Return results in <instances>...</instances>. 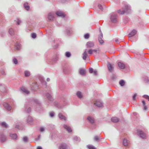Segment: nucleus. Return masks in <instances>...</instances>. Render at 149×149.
<instances>
[{"instance_id":"nucleus-10","label":"nucleus","mask_w":149,"mask_h":149,"mask_svg":"<svg viewBox=\"0 0 149 149\" xmlns=\"http://www.w3.org/2000/svg\"><path fill=\"white\" fill-rule=\"evenodd\" d=\"M136 32L137 31L135 30L134 29L129 34V37L130 38L134 36L136 33Z\"/></svg>"},{"instance_id":"nucleus-51","label":"nucleus","mask_w":149,"mask_h":149,"mask_svg":"<svg viewBox=\"0 0 149 149\" xmlns=\"http://www.w3.org/2000/svg\"><path fill=\"white\" fill-rule=\"evenodd\" d=\"M50 116L51 117H53L54 116V113L53 112H51L49 113Z\"/></svg>"},{"instance_id":"nucleus-28","label":"nucleus","mask_w":149,"mask_h":149,"mask_svg":"<svg viewBox=\"0 0 149 149\" xmlns=\"http://www.w3.org/2000/svg\"><path fill=\"white\" fill-rule=\"evenodd\" d=\"M87 119L91 123H93L94 122V120L93 118L91 117H88L87 118Z\"/></svg>"},{"instance_id":"nucleus-29","label":"nucleus","mask_w":149,"mask_h":149,"mask_svg":"<svg viewBox=\"0 0 149 149\" xmlns=\"http://www.w3.org/2000/svg\"><path fill=\"white\" fill-rule=\"evenodd\" d=\"M77 96L79 98H81L82 97V95L80 91H78L77 93Z\"/></svg>"},{"instance_id":"nucleus-52","label":"nucleus","mask_w":149,"mask_h":149,"mask_svg":"<svg viewBox=\"0 0 149 149\" xmlns=\"http://www.w3.org/2000/svg\"><path fill=\"white\" fill-rule=\"evenodd\" d=\"M23 139L24 142H26L27 141V138L26 136L24 137L23 138Z\"/></svg>"},{"instance_id":"nucleus-26","label":"nucleus","mask_w":149,"mask_h":149,"mask_svg":"<svg viewBox=\"0 0 149 149\" xmlns=\"http://www.w3.org/2000/svg\"><path fill=\"white\" fill-rule=\"evenodd\" d=\"M10 136L11 139H16L17 137V135L16 134H10Z\"/></svg>"},{"instance_id":"nucleus-8","label":"nucleus","mask_w":149,"mask_h":149,"mask_svg":"<svg viewBox=\"0 0 149 149\" xmlns=\"http://www.w3.org/2000/svg\"><path fill=\"white\" fill-rule=\"evenodd\" d=\"M31 89L33 91H36L38 89V85L36 83H34L32 84L31 87Z\"/></svg>"},{"instance_id":"nucleus-56","label":"nucleus","mask_w":149,"mask_h":149,"mask_svg":"<svg viewBox=\"0 0 149 149\" xmlns=\"http://www.w3.org/2000/svg\"><path fill=\"white\" fill-rule=\"evenodd\" d=\"M99 139L98 137L97 136H96L94 137V140L95 141H97Z\"/></svg>"},{"instance_id":"nucleus-64","label":"nucleus","mask_w":149,"mask_h":149,"mask_svg":"<svg viewBox=\"0 0 149 149\" xmlns=\"http://www.w3.org/2000/svg\"><path fill=\"white\" fill-rule=\"evenodd\" d=\"M50 79L49 78H47V81H50Z\"/></svg>"},{"instance_id":"nucleus-6","label":"nucleus","mask_w":149,"mask_h":149,"mask_svg":"<svg viewBox=\"0 0 149 149\" xmlns=\"http://www.w3.org/2000/svg\"><path fill=\"white\" fill-rule=\"evenodd\" d=\"M94 104L96 106L98 107H102L103 106L102 103L99 100H97Z\"/></svg>"},{"instance_id":"nucleus-25","label":"nucleus","mask_w":149,"mask_h":149,"mask_svg":"<svg viewBox=\"0 0 149 149\" xmlns=\"http://www.w3.org/2000/svg\"><path fill=\"white\" fill-rule=\"evenodd\" d=\"M39 79L42 84H44L46 86L47 83L45 81H44V79L42 77H40Z\"/></svg>"},{"instance_id":"nucleus-18","label":"nucleus","mask_w":149,"mask_h":149,"mask_svg":"<svg viewBox=\"0 0 149 149\" xmlns=\"http://www.w3.org/2000/svg\"><path fill=\"white\" fill-rule=\"evenodd\" d=\"M46 96L47 99L50 101H51L52 100L51 94H50L49 93H47L46 95Z\"/></svg>"},{"instance_id":"nucleus-22","label":"nucleus","mask_w":149,"mask_h":149,"mask_svg":"<svg viewBox=\"0 0 149 149\" xmlns=\"http://www.w3.org/2000/svg\"><path fill=\"white\" fill-rule=\"evenodd\" d=\"M58 116L59 118L61 120H66V118L61 113H59L58 114Z\"/></svg>"},{"instance_id":"nucleus-53","label":"nucleus","mask_w":149,"mask_h":149,"mask_svg":"<svg viewBox=\"0 0 149 149\" xmlns=\"http://www.w3.org/2000/svg\"><path fill=\"white\" fill-rule=\"evenodd\" d=\"M137 95L136 94H135L133 96V99L134 100H136V97Z\"/></svg>"},{"instance_id":"nucleus-17","label":"nucleus","mask_w":149,"mask_h":149,"mask_svg":"<svg viewBox=\"0 0 149 149\" xmlns=\"http://www.w3.org/2000/svg\"><path fill=\"white\" fill-rule=\"evenodd\" d=\"M118 65L120 69H123L125 68V65L121 62H119L118 63Z\"/></svg>"},{"instance_id":"nucleus-62","label":"nucleus","mask_w":149,"mask_h":149,"mask_svg":"<svg viewBox=\"0 0 149 149\" xmlns=\"http://www.w3.org/2000/svg\"><path fill=\"white\" fill-rule=\"evenodd\" d=\"M144 110H146L147 109V108L145 105H144Z\"/></svg>"},{"instance_id":"nucleus-45","label":"nucleus","mask_w":149,"mask_h":149,"mask_svg":"<svg viewBox=\"0 0 149 149\" xmlns=\"http://www.w3.org/2000/svg\"><path fill=\"white\" fill-rule=\"evenodd\" d=\"M98 40L99 42L101 44H102L103 43L104 41L102 39H100H100H98Z\"/></svg>"},{"instance_id":"nucleus-24","label":"nucleus","mask_w":149,"mask_h":149,"mask_svg":"<svg viewBox=\"0 0 149 149\" xmlns=\"http://www.w3.org/2000/svg\"><path fill=\"white\" fill-rule=\"evenodd\" d=\"M79 73L81 75H84L85 74V70L83 69H80L79 70Z\"/></svg>"},{"instance_id":"nucleus-63","label":"nucleus","mask_w":149,"mask_h":149,"mask_svg":"<svg viewBox=\"0 0 149 149\" xmlns=\"http://www.w3.org/2000/svg\"><path fill=\"white\" fill-rule=\"evenodd\" d=\"M118 41V39L117 38H116L115 39V41L116 42H117Z\"/></svg>"},{"instance_id":"nucleus-3","label":"nucleus","mask_w":149,"mask_h":149,"mask_svg":"<svg viewBox=\"0 0 149 149\" xmlns=\"http://www.w3.org/2000/svg\"><path fill=\"white\" fill-rule=\"evenodd\" d=\"M117 15L114 13L111 14L110 17V20L112 22L115 23L117 21Z\"/></svg>"},{"instance_id":"nucleus-1","label":"nucleus","mask_w":149,"mask_h":149,"mask_svg":"<svg viewBox=\"0 0 149 149\" xmlns=\"http://www.w3.org/2000/svg\"><path fill=\"white\" fill-rule=\"evenodd\" d=\"M131 10V8L130 6L127 5H125L124 9L120 10H118V13L120 14H124L125 13H129Z\"/></svg>"},{"instance_id":"nucleus-11","label":"nucleus","mask_w":149,"mask_h":149,"mask_svg":"<svg viewBox=\"0 0 149 149\" xmlns=\"http://www.w3.org/2000/svg\"><path fill=\"white\" fill-rule=\"evenodd\" d=\"M3 105L4 107L8 110L10 111L11 109V107L9 105L8 103H5L3 104Z\"/></svg>"},{"instance_id":"nucleus-35","label":"nucleus","mask_w":149,"mask_h":149,"mask_svg":"<svg viewBox=\"0 0 149 149\" xmlns=\"http://www.w3.org/2000/svg\"><path fill=\"white\" fill-rule=\"evenodd\" d=\"M24 74L25 76L28 77L30 75V73L29 71H25L24 72Z\"/></svg>"},{"instance_id":"nucleus-42","label":"nucleus","mask_w":149,"mask_h":149,"mask_svg":"<svg viewBox=\"0 0 149 149\" xmlns=\"http://www.w3.org/2000/svg\"><path fill=\"white\" fill-rule=\"evenodd\" d=\"M143 97L147 99L148 101H149V96L147 95H144Z\"/></svg>"},{"instance_id":"nucleus-34","label":"nucleus","mask_w":149,"mask_h":149,"mask_svg":"<svg viewBox=\"0 0 149 149\" xmlns=\"http://www.w3.org/2000/svg\"><path fill=\"white\" fill-rule=\"evenodd\" d=\"M15 46L17 50H19L20 48V45L19 43L17 42L15 45Z\"/></svg>"},{"instance_id":"nucleus-43","label":"nucleus","mask_w":149,"mask_h":149,"mask_svg":"<svg viewBox=\"0 0 149 149\" xmlns=\"http://www.w3.org/2000/svg\"><path fill=\"white\" fill-rule=\"evenodd\" d=\"M87 52H88V54L91 55L93 53V50H92V49H90L88 51H87Z\"/></svg>"},{"instance_id":"nucleus-5","label":"nucleus","mask_w":149,"mask_h":149,"mask_svg":"<svg viewBox=\"0 0 149 149\" xmlns=\"http://www.w3.org/2000/svg\"><path fill=\"white\" fill-rule=\"evenodd\" d=\"M137 134H138L139 136L142 138H145L146 137V134L143 132V131L140 130H138L137 131Z\"/></svg>"},{"instance_id":"nucleus-31","label":"nucleus","mask_w":149,"mask_h":149,"mask_svg":"<svg viewBox=\"0 0 149 149\" xmlns=\"http://www.w3.org/2000/svg\"><path fill=\"white\" fill-rule=\"evenodd\" d=\"M1 125L4 127L7 128L8 127V125L5 122H3L1 123Z\"/></svg>"},{"instance_id":"nucleus-54","label":"nucleus","mask_w":149,"mask_h":149,"mask_svg":"<svg viewBox=\"0 0 149 149\" xmlns=\"http://www.w3.org/2000/svg\"><path fill=\"white\" fill-rule=\"evenodd\" d=\"M19 125H16L15 126V128L17 129H20V126H19Z\"/></svg>"},{"instance_id":"nucleus-15","label":"nucleus","mask_w":149,"mask_h":149,"mask_svg":"<svg viewBox=\"0 0 149 149\" xmlns=\"http://www.w3.org/2000/svg\"><path fill=\"white\" fill-rule=\"evenodd\" d=\"M56 14L57 16L61 17H63L65 16V15L64 13L60 11H57Z\"/></svg>"},{"instance_id":"nucleus-7","label":"nucleus","mask_w":149,"mask_h":149,"mask_svg":"<svg viewBox=\"0 0 149 149\" xmlns=\"http://www.w3.org/2000/svg\"><path fill=\"white\" fill-rule=\"evenodd\" d=\"M107 67L108 70L110 72H112L113 70V65L109 63H108L107 64Z\"/></svg>"},{"instance_id":"nucleus-59","label":"nucleus","mask_w":149,"mask_h":149,"mask_svg":"<svg viewBox=\"0 0 149 149\" xmlns=\"http://www.w3.org/2000/svg\"><path fill=\"white\" fill-rule=\"evenodd\" d=\"M37 149H42V148L41 147L39 146L37 147Z\"/></svg>"},{"instance_id":"nucleus-55","label":"nucleus","mask_w":149,"mask_h":149,"mask_svg":"<svg viewBox=\"0 0 149 149\" xmlns=\"http://www.w3.org/2000/svg\"><path fill=\"white\" fill-rule=\"evenodd\" d=\"M45 130V129L44 127H41L40 129V132H43Z\"/></svg>"},{"instance_id":"nucleus-2","label":"nucleus","mask_w":149,"mask_h":149,"mask_svg":"<svg viewBox=\"0 0 149 149\" xmlns=\"http://www.w3.org/2000/svg\"><path fill=\"white\" fill-rule=\"evenodd\" d=\"M54 14L53 13H49L47 15V20L48 21H52L53 20Z\"/></svg>"},{"instance_id":"nucleus-21","label":"nucleus","mask_w":149,"mask_h":149,"mask_svg":"<svg viewBox=\"0 0 149 149\" xmlns=\"http://www.w3.org/2000/svg\"><path fill=\"white\" fill-rule=\"evenodd\" d=\"M111 120L113 122H117L119 121V119L116 117H114L111 118Z\"/></svg>"},{"instance_id":"nucleus-61","label":"nucleus","mask_w":149,"mask_h":149,"mask_svg":"<svg viewBox=\"0 0 149 149\" xmlns=\"http://www.w3.org/2000/svg\"><path fill=\"white\" fill-rule=\"evenodd\" d=\"M70 32V31L69 30L67 31V34L68 35H70V34H69V33Z\"/></svg>"},{"instance_id":"nucleus-23","label":"nucleus","mask_w":149,"mask_h":149,"mask_svg":"<svg viewBox=\"0 0 149 149\" xmlns=\"http://www.w3.org/2000/svg\"><path fill=\"white\" fill-rule=\"evenodd\" d=\"M21 90L23 92L26 94H28L29 93V91L24 87H22Z\"/></svg>"},{"instance_id":"nucleus-38","label":"nucleus","mask_w":149,"mask_h":149,"mask_svg":"<svg viewBox=\"0 0 149 149\" xmlns=\"http://www.w3.org/2000/svg\"><path fill=\"white\" fill-rule=\"evenodd\" d=\"M21 22L22 21L19 19L17 18V21L16 22V24H20L21 23Z\"/></svg>"},{"instance_id":"nucleus-20","label":"nucleus","mask_w":149,"mask_h":149,"mask_svg":"<svg viewBox=\"0 0 149 149\" xmlns=\"http://www.w3.org/2000/svg\"><path fill=\"white\" fill-rule=\"evenodd\" d=\"M123 144L125 146H127L129 144V141L126 139H124L123 141Z\"/></svg>"},{"instance_id":"nucleus-14","label":"nucleus","mask_w":149,"mask_h":149,"mask_svg":"<svg viewBox=\"0 0 149 149\" xmlns=\"http://www.w3.org/2000/svg\"><path fill=\"white\" fill-rule=\"evenodd\" d=\"M87 50L86 49L83 54V59L84 60H85L86 58L88 56V55L87 54Z\"/></svg>"},{"instance_id":"nucleus-48","label":"nucleus","mask_w":149,"mask_h":149,"mask_svg":"<svg viewBox=\"0 0 149 149\" xmlns=\"http://www.w3.org/2000/svg\"><path fill=\"white\" fill-rule=\"evenodd\" d=\"M98 8L100 10H102V6L100 4H99L98 6Z\"/></svg>"},{"instance_id":"nucleus-33","label":"nucleus","mask_w":149,"mask_h":149,"mask_svg":"<svg viewBox=\"0 0 149 149\" xmlns=\"http://www.w3.org/2000/svg\"><path fill=\"white\" fill-rule=\"evenodd\" d=\"M9 33L11 35H13L14 33V31L12 28H10L9 29Z\"/></svg>"},{"instance_id":"nucleus-41","label":"nucleus","mask_w":149,"mask_h":149,"mask_svg":"<svg viewBox=\"0 0 149 149\" xmlns=\"http://www.w3.org/2000/svg\"><path fill=\"white\" fill-rule=\"evenodd\" d=\"M89 37V35L88 33L85 34L84 36V37L85 39H88Z\"/></svg>"},{"instance_id":"nucleus-47","label":"nucleus","mask_w":149,"mask_h":149,"mask_svg":"<svg viewBox=\"0 0 149 149\" xmlns=\"http://www.w3.org/2000/svg\"><path fill=\"white\" fill-rule=\"evenodd\" d=\"M89 72L91 73H92L93 72V69L92 68H90L89 69Z\"/></svg>"},{"instance_id":"nucleus-4","label":"nucleus","mask_w":149,"mask_h":149,"mask_svg":"<svg viewBox=\"0 0 149 149\" xmlns=\"http://www.w3.org/2000/svg\"><path fill=\"white\" fill-rule=\"evenodd\" d=\"M0 91L3 93H6L7 91L6 86L4 84H0Z\"/></svg>"},{"instance_id":"nucleus-9","label":"nucleus","mask_w":149,"mask_h":149,"mask_svg":"<svg viewBox=\"0 0 149 149\" xmlns=\"http://www.w3.org/2000/svg\"><path fill=\"white\" fill-rule=\"evenodd\" d=\"M94 42L91 41H89L86 43V46L88 48L93 47L94 46Z\"/></svg>"},{"instance_id":"nucleus-36","label":"nucleus","mask_w":149,"mask_h":149,"mask_svg":"<svg viewBox=\"0 0 149 149\" xmlns=\"http://www.w3.org/2000/svg\"><path fill=\"white\" fill-rule=\"evenodd\" d=\"M125 81L123 80H121L119 81V84L121 86H123L125 84Z\"/></svg>"},{"instance_id":"nucleus-44","label":"nucleus","mask_w":149,"mask_h":149,"mask_svg":"<svg viewBox=\"0 0 149 149\" xmlns=\"http://www.w3.org/2000/svg\"><path fill=\"white\" fill-rule=\"evenodd\" d=\"M32 38H36V34L35 33H32Z\"/></svg>"},{"instance_id":"nucleus-40","label":"nucleus","mask_w":149,"mask_h":149,"mask_svg":"<svg viewBox=\"0 0 149 149\" xmlns=\"http://www.w3.org/2000/svg\"><path fill=\"white\" fill-rule=\"evenodd\" d=\"M65 55L67 57H70V53L69 52H67L65 53Z\"/></svg>"},{"instance_id":"nucleus-37","label":"nucleus","mask_w":149,"mask_h":149,"mask_svg":"<svg viewBox=\"0 0 149 149\" xmlns=\"http://www.w3.org/2000/svg\"><path fill=\"white\" fill-rule=\"evenodd\" d=\"M87 147L89 149H96V148L92 145H88Z\"/></svg>"},{"instance_id":"nucleus-46","label":"nucleus","mask_w":149,"mask_h":149,"mask_svg":"<svg viewBox=\"0 0 149 149\" xmlns=\"http://www.w3.org/2000/svg\"><path fill=\"white\" fill-rule=\"evenodd\" d=\"M13 61L14 63L15 64H17V59L15 58H14L13 59Z\"/></svg>"},{"instance_id":"nucleus-60","label":"nucleus","mask_w":149,"mask_h":149,"mask_svg":"<svg viewBox=\"0 0 149 149\" xmlns=\"http://www.w3.org/2000/svg\"><path fill=\"white\" fill-rule=\"evenodd\" d=\"M1 74L3 75H5V71H4V70L2 71V72H1Z\"/></svg>"},{"instance_id":"nucleus-27","label":"nucleus","mask_w":149,"mask_h":149,"mask_svg":"<svg viewBox=\"0 0 149 149\" xmlns=\"http://www.w3.org/2000/svg\"><path fill=\"white\" fill-rule=\"evenodd\" d=\"M0 139L2 141L4 142L6 139V137L3 135H1L0 136Z\"/></svg>"},{"instance_id":"nucleus-32","label":"nucleus","mask_w":149,"mask_h":149,"mask_svg":"<svg viewBox=\"0 0 149 149\" xmlns=\"http://www.w3.org/2000/svg\"><path fill=\"white\" fill-rule=\"evenodd\" d=\"M66 148V146L65 144H61L59 147L60 149H65Z\"/></svg>"},{"instance_id":"nucleus-19","label":"nucleus","mask_w":149,"mask_h":149,"mask_svg":"<svg viewBox=\"0 0 149 149\" xmlns=\"http://www.w3.org/2000/svg\"><path fill=\"white\" fill-rule=\"evenodd\" d=\"M25 111L26 112L29 113L31 111V109L30 107H29L28 106L25 105L24 106Z\"/></svg>"},{"instance_id":"nucleus-57","label":"nucleus","mask_w":149,"mask_h":149,"mask_svg":"<svg viewBox=\"0 0 149 149\" xmlns=\"http://www.w3.org/2000/svg\"><path fill=\"white\" fill-rule=\"evenodd\" d=\"M93 73L95 75H96L97 74V72L96 70H94Z\"/></svg>"},{"instance_id":"nucleus-12","label":"nucleus","mask_w":149,"mask_h":149,"mask_svg":"<svg viewBox=\"0 0 149 149\" xmlns=\"http://www.w3.org/2000/svg\"><path fill=\"white\" fill-rule=\"evenodd\" d=\"M3 105L4 107L8 110L10 111L11 109V107L9 105L8 103H5L3 104Z\"/></svg>"},{"instance_id":"nucleus-13","label":"nucleus","mask_w":149,"mask_h":149,"mask_svg":"<svg viewBox=\"0 0 149 149\" xmlns=\"http://www.w3.org/2000/svg\"><path fill=\"white\" fill-rule=\"evenodd\" d=\"M63 127L69 132L72 131L71 127L68 125H64Z\"/></svg>"},{"instance_id":"nucleus-39","label":"nucleus","mask_w":149,"mask_h":149,"mask_svg":"<svg viewBox=\"0 0 149 149\" xmlns=\"http://www.w3.org/2000/svg\"><path fill=\"white\" fill-rule=\"evenodd\" d=\"M100 35L99 36L98 38V39H99L100 38V39H102V34L101 33V30L100 29Z\"/></svg>"},{"instance_id":"nucleus-49","label":"nucleus","mask_w":149,"mask_h":149,"mask_svg":"<svg viewBox=\"0 0 149 149\" xmlns=\"http://www.w3.org/2000/svg\"><path fill=\"white\" fill-rule=\"evenodd\" d=\"M74 139L76 141L79 140V138L77 136H75L74 138Z\"/></svg>"},{"instance_id":"nucleus-58","label":"nucleus","mask_w":149,"mask_h":149,"mask_svg":"<svg viewBox=\"0 0 149 149\" xmlns=\"http://www.w3.org/2000/svg\"><path fill=\"white\" fill-rule=\"evenodd\" d=\"M142 102L143 105L144 106L145 105V104H146V102H145L144 100H143L142 101Z\"/></svg>"},{"instance_id":"nucleus-50","label":"nucleus","mask_w":149,"mask_h":149,"mask_svg":"<svg viewBox=\"0 0 149 149\" xmlns=\"http://www.w3.org/2000/svg\"><path fill=\"white\" fill-rule=\"evenodd\" d=\"M35 103L37 104L38 105H39V102L38 100H35Z\"/></svg>"},{"instance_id":"nucleus-16","label":"nucleus","mask_w":149,"mask_h":149,"mask_svg":"<svg viewBox=\"0 0 149 149\" xmlns=\"http://www.w3.org/2000/svg\"><path fill=\"white\" fill-rule=\"evenodd\" d=\"M33 119L31 116H29L27 119V122L30 124H31L32 123Z\"/></svg>"},{"instance_id":"nucleus-30","label":"nucleus","mask_w":149,"mask_h":149,"mask_svg":"<svg viewBox=\"0 0 149 149\" xmlns=\"http://www.w3.org/2000/svg\"><path fill=\"white\" fill-rule=\"evenodd\" d=\"M24 7L27 10H28L29 9V6L28 5V3H25L24 4Z\"/></svg>"}]
</instances>
